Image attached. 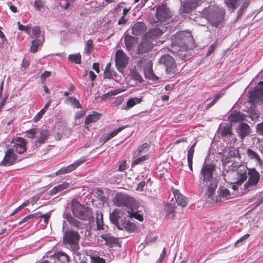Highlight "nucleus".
I'll list each match as a JSON object with an SVG mask.
<instances>
[{
  "mask_svg": "<svg viewBox=\"0 0 263 263\" xmlns=\"http://www.w3.org/2000/svg\"><path fill=\"white\" fill-rule=\"evenodd\" d=\"M215 170V165L213 163H204L202 166L199 175V182L201 184L206 183L208 188L205 192L208 199L213 198V195L218 186V180L213 176V172ZM217 201H220L218 198L215 199Z\"/></svg>",
  "mask_w": 263,
  "mask_h": 263,
  "instance_id": "obj_1",
  "label": "nucleus"
},
{
  "mask_svg": "<svg viewBox=\"0 0 263 263\" xmlns=\"http://www.w3.org/2000/svg\"><path fill=\"white\" fill-rule=\"evenodd\" d=\"M71 210L73 216L83 221H90L93 218L92 210L76 200L73 199L70 203Z\"/></svg>",
  "mask_w": 263,
  "mask_h": 263,
  "instance_id": "obj_2",
  "label": "nucleus"
},
{
  "mask_svg": "<svg viewBox=\"0 0 263 263\" xmlns=\"http://www.w3.org/2000/svg\"><path fill=\"white\" fill-rule=\"evenodd\" d=\"M80 235L77 232L68 230L64 232L63 242L67 249L75 253L80 249Z\"/></svg>",
  "mask_w": 263,
  "mask_h": 263,
  "instance_id": "obj_3",
  "label": "nucleus"
},
{
  "mask_svg": "<svg viewBox=\"0 0 263 263\" xmlns=\"http://www.w3.org/2000/svg\"><path fill=\"white\" fill-rule=\"evenodd\" d=\"M26 136L29 138H35V146L39 147L45 143L50 136V132L47 129L33 127L25 132Z\"/></svg>",
  "mask_w": 263,
  "mask_h": 263,
  "instance_id": "obj_4",
  "label": "nucleus"
},
{
  "mask_svg": "<svg viewBox=\"0 0 263 263\" xmlns=\"http://www.w3.org/2000/svg\"><path fill=\"white\" fill-rule=\"evenodd\" d=\"M179 46L194 47L193 37L191 32L180 31L175 34L172 47Z\"/></svg>",
  "mask_w": 263,
  "mask_h": 263,
  "instance_id": "obj_5",
  "label": "nucleus"
},
{
  "mask_svg": "<svg viewBox=\"0 0 263 263\" xmlns=\"http://www.w3.org/2000/svg\"><path fill=\"white\" fill-rule=\"evenodd\" d=\"M136 202L137 201L133 197L122 194H117L114 200V204L116 206H123L128 210L135 205Z\"/></svg>",
  "mask_w": 263,
  "mask_h": 263,
  "instance_id": "obj_6",
  "label": "nucleus"
},
{
  "mask_svg": "<svg viewBox=\"0 0 263 263\" xmlns=\"http://www.w3.org/2000/svg\"><path fill=\"white\" fill-rule=\"evenodd\" d=\"M245 116H228V120L230 121V125L226 126L221 125L219 128V133L222 137H231L233 134L232 132V126L233 122H237L238 121L244 120Z\"/></svg>",
  "mask_w": 263,
  "mask_h": 263,
  "instance_id": "obj_7",
  "label": "nucleus"
},
{
  "mask_svg": "<svg viewBox=\"0 0 263 263\" xmlns=\"http://www.w3.org/2000/svg\"><path fill=\"white\" fill-rule=\"evenodd\" d=\"M138 66L143 69L146 78L149 79H155L156 77L153 71V64L148 57H143L138 62Z\"/></svg>",
  "mask_w": 263,
  "mask_h": 263,
  "instance_id": "obj_8",
  "label": "nucleus"
},
{
  "mask_svg": "<svg viewBox=\"0 0 263 263\" xmlns=\"http://www.w3.org/2000/svg\"><path fill=\"white\" fill-rule=\"evenodd\" d=\"M22 159L24 158H19L14 153V151L12 148H9L5 152L3 160L0 162V165L2 166H11L20 161Z\"/></svg>",
  "mask_w": 263,
  "mask_h": 263,
  "instance_id": "obj_9",
  "label": "nucleus"
},
{
  "mask_svg": "<svg viewBox=\"0 0 263 263\" xmlns=\"http://www.w3.org/2000/svg\"><path fill=\"white\" fill-rule=\"evenodd\" d=\"M159 62L165 66L166 71L168 74H174L176 71V63L171 55L168 54L163 55L160 58Z\"/></svg>",
  "mask_w": 263,
  "mask_h": 263,
  "instance_id": "obj_10",
  "label": "nucleus"
},
{
  "mask_svg": "<svg viewBox=\"0 0 263 263\" xmlns=\"http://www.w3.org/2000/svg\"><path fill=\"white\" fill-rule=\"evenodd\" d=\"M129 62V58L122 50H118L115 55V63L116 67L119 71H121L127 66Z\"/></svg>",
  "mask_w": 263,
  "mask_h": 263,
  "instance_id": "obj_11",
  "label": "nucleus"
},
{
  "mask_svg": "<svg viewBox=\"0 0 263 263\" xmlns=\"http://www.w3.org/2000/svg\"><path fill=\"white\" fill-rule=\"evenodd\" d=\"M224 12L222 10L210 11L206 18L212 25L217 26L223 20Z\"/></svg>",
  "mask_w": 263,
  "mask_h": 263,
  "instance_id": "obj_12",
  "label": "nucleus"
},
{
  "mask_svg": "<svg viewBox=\"0 0 263 263\" xmlns=\"http://www.w3.org/2000/svg\"><path fill=\"white\" fill-rule=\"evenodd\" d=\"M115 226L119 230L124 229L129 232H134L138 229L135 223L130 222L128 218L126 217H121Z\"/></svg>",
  "mask_w": 263,
  "mask_h": 263,
  "instance_id": "obj_13",
  "label": "nucleus"
},
{
  "mask_svg": "<svg viewBox=\"0 0 263 263\" xmlns=\"http://www.w3.org/2000/svg\"><path fill=\"white\" fill-rule=\"evenodd\" d=\"M156 16L158 21L164 22L172 17V13L165 4H162L157 8Z\"/></svg>",
  "mask_w": 263,
  "mask_h": 263,
  "instance_id": "obj_14",
  "label": "nucleus"
},
{
  "mask_svg": "<svg viewBox=\"0 0 263 263\" xmlns=\"http://www.w3.org/2000/svg\"><path fill=\"white\" fill-rule=\"evenodd\" d=\"M139 202H137L135 205L127 210L128 216L130 218H135L140 221L143 220V208L138 206Z\"/></svg>",
  "mask_w": 263,
  "mask_h": 263,
  "instance_id": "obj_15",
  "label": "nucleus"
},
{
  "mask_svg": "<svg viewBox=\"0 0 263 263\" xmlns=\"http://www.w3.org/2000/svg\"><path fill=\"white\" fill-rule=\"evenodd\" d=\"M86 161V158L85 157H81L79 159L74 161L73 163L61 168L59 171L55 172L56 175L60 174H65L71 172L75 170L79 165L84 163Z\"/></svg>",
  "mask_w": 263,
  "mask_h": 263,
  "instance_id": "obj_16",
  "label": "nucleus"
},
{
  "mask_svg": "<svg viewBox=\"0 0 263 263\" xmlns=\"http://www.w3.org/2000/svg\"><path fill=\"white\" fill-rule=\"evenodd\" d=\"M217 194L218 196L215 197L214 194L213 195V198L214 199H216L218 198V200L220 201H217L216 200H212V199H208L209 201L212 202H221V199L226 200L231 198V193L229 190L226 188H224L223 187H219L217 191Z\"/></svg>",
  "mask_w": 263,
  "mask_h": 263,
  "instance_id": "obj_17",
  "label": "nucleus"
},
{
  "mask_svg": "<svg viewBox=\"0 0 263 263\" xmlns=\"http://www.w3.org/2000/svg\"><path fill=\"white\" fill-rule=\"evenodd\" d=\"M259 178V175L257 172L251 175L248 181L244 184V189L246 191L253 190L258 182Z\"/></svg>",
  "mask_w": 263,
  "mask_h": 263,
  "instance_id": "obj_18",
  "label": "nucleus"
},
{
  "mask_svg": "<svg viewBox=\"0 0 263 263\" xmlns=\"http://www.w3.org/2000/svg\"><path fill=\"white\" fill-rule=\"evenodd\" d=\"M236 132L240 139H243L251 133V128L246 123L242 122L238 124Z\"/></svg>",
  "mask_w": 263,
  "mask_h": 263,
  "instance_id": "obj_19",
  "label": "nucleus"
},
{
  "mask_svg": "<svg viewBox=\"0 0 263 263\" xmlns=\"http://www.w3.org/2000/svg\"><path fill=\"white\" fill-rule=\"evenodd\" d=\"M249 99V102L254 106L263 103V95L254 89L250 92Z\"/></svg>",
  "mask_w": 263,
  "mask_h": 263,
  "instance_id": "obj_20",
  "label": "nucleus"
},
{
  "mask_svg": "<svg viewBox=\"0 0 263 263\" xmlns=\"http://www.w3.org/2000/svg\"><path fill=\"white\" fill-rule=\"evenodd\" d=\"M153 47V43L151 40L145 38L138 47V52L142 54L148 51Z\"/></svg>",
  "mask_w": 263,
  "mask_h": 263,
  "instance_id": "obj_21",
  "label": "nucleus"
},
{
  "mask_svg": "<svg viewBox=\"0 0 263 263\" xmlns=\"http://www.w3.org/2000/svg\"><path fill=\"white\" fill-rule=\"evenodd\" d=\"M16 142L13 147L11 148L14 151V153L15 152L19 154L24 153L26 151L25 140L22 138L18 137Z\"/></svg>",
  "mask_w": 263,
  "mask_h": 263,
  "instance_id": "obj_22",
  "label": "nucleus"
},
{
  "mask_svg": "<svg viewBox=\"0 0 263 263\" xmlns=\"http://www.w3.org/2000/svg\"><path fill=\"white\" fill-rule=\"evenodd\" d=\"M146 30V26L143 22H137L132 27V33L134 35H139Z\"/></svg>",
  "mask_w": 263,
  "mask_h": 263,
  "instance_id": "obj_23",
  "label": "nucleus"
},
{
  "mask_svg": "<svg viewBox=\"0 0 263 263\" xmlns=\"http://www.w3.org/2000/svg\"><path fill=\"white\" fill-rule=\"evenodd\" d=\"M124 41L127 50L130 51L138 43V38L131 35H126L125 36Z\"/></svg>",
  "mask_w": 263,
  "mask_h": 263,
  "instance_id": "obj_24",
  "label": "nucleus"
},
{
  "mask_svg": "<svg viewBox=\"0 0 263 263\" xmlns=\"http://www.w3.org/2000/svg\"><path fill=\"white\" fill-rule=\"evenodd\" d=\"M163 33L162 31L158 28H154L151 29L145 34L144 37L152 40L158 38Z\"/></svg>",
  "mask_w": 263,
  "mask_h": 263,
  "instance_id": "obj_25",
  "label": "nucleus"
},
{
  "mask_svg": "<svg viewBox=\"0 0 263 263\" xmlns=\"http://www.w3.org/2000/svg\"><path fill=\"white\" fill-rule=\"evenodd\" d=\"M173 193L177 204L182 207L186 206L187 204L186 197L181 194L178 190H173Z\"/></svg>",
  "mask_w": 263,
  "mask_h": 263,
  "instance_id": "obj_26",
  "label": "nucleus"
},
{
  "mask_svg": "<svg viewBox=\"0 0 263 263\" xmlns=\"http://www.w3.org/2000/svg\"><path fill=\"white\" fill-rule=\"evenodd\" d=\"M191 47L179 46L174 48L177 50L176 53L182 60H187L189 58V49L192 48Z\"/></svg>",
  "mask_w": 263,
  "mask_h": 263,
  "instance_id": "obj_27",
  "label": "nucleus"
},
{
  "mask_svg": "<svg viewBox=\"0 0 263 263\" xmlns=\"http://www.w3.org/2000/svg\"><path fill=\"white\" fill-rule=\"evenodd\" d=\"M149 148V144L147 143H144L138 146L132 154L133 158H136L142 155L144 153H146Z\"/></svg>",
  "mask_w": 263,
  "mask_h": 263,
  "instance_id": "obj_28",
  "label": "nucleus"
},
{
  "mask_svg": "<svg viewBox=\"0 0 263 263\" xmlns=\"http://www.w3.org/2000/svg\"><path fill=\"white\" fill-rule=\"evenodd\" d=\"M232 158H238L239 159H240V154L238 150L236 149L230 150L228 154L227 158L225 159L223 158L222 159L223 165H226L231 162H232V160H231Z\"/></svg>",
  "mask_w": 263,
  "mask_h": 263,
  "instance_id": "obj_29",
  "label": "nucleus"
},
{
  "mask_svg": "<svg viewBox=\"0 0 263 263\" xmlns=\"http://www.w3.org/2000/svg\"><path fill=\"white\" fill-rule=\"evenodd\" d=\"M102 237L105 241L106 245L109 247H116L118 245V238L109 234H104L102 236Z\"/></svg>",
  "mask_w": 263,
  "mask_h": 263,
  "instance_id": "obj_30",
  "label": "nucleus"
},
{
  "mask_svg": "<svg viewBox=\"0 0 263 263\" xmlns=\"http://www.w3.org/2000/svg\"><path fill=\"white\" fill-rule=\"evenodd\" d=\"M63 217L64 219H66L69 224L74 227L79 228L81 227V223L77 219L72 217L70 214L64 212Z\"/></svg>",
  "mask_w": 263,
  "mask_h": 263,
  "instance_id": "obj_31",
  "label": "nucleus"
},
{
  "mask_svg": "<svg viewBox=\"0 0 263 263\" xmlns=\"http://www.w3.org/2000/svg\"><path fill=\"white\" fill-rule=\"evenodd\" d=\"M122 212L119 209H115L109 214V219L111 222L115 225L120 220L121 217Z\"/></svg>",
  "mask_w": 263,
  "mask_h": 263,
  "instance_id": "obj_32",
  "label": "nucleus"
},
{
  "mask_svg": "<svg viewBox=\"0 0 263 263\" xmlns=\"http://www.w3.org/2000/svg\"><path fill=\"white\" fill-rule=\"evenodd\" d=\"M44 41V39L42 40L39 39H35L31 42V46L30 48V51L31 53H35L38 50V47L41 46Z\"/></svg>",
  "mask_w": 263,
  "mask_h": 263,
  "instance_id": "obj_33",
  "label": "nucleus"
},
{
  "mask_svg": "<svg viewBox=\"0 0 263 263\" xmlns=\"http://www.w3.org/2000/svg\"><path fill=\"white\" fill-rule=\"evenodd\" d=\"M69 186V184L66 182H64L62 184H59L58 185L53 187L50 191V194L51 195H55L58 192L63 191V190L67 189Z\"/></svg>",
  "mask_w": 263,
  "mask_h": 263,
  "instance_id": "obj_34",
  "label": "nucleus"
},
{
  "mask_svg": "<svg viewBox=\"0 0 263 263\" xmlns=\"http://www.w3.org/2000/svg\"><path fill=\"white\" fill-rule=\"evenodd\" d=\"M55 256L56 258L63 263H68L69 261V257L64 252L58 251L55 253Z\"/></svg>",
  "mask_w": 263,
  "mask_h": 263,
  "instance_id": "obj_35",
  "label": "nucleus"
},
{
  "mask_svg": "<svg viewBox=\"0 0 263 263\" xmlns=\"http://www.w3.org/2000/svg\"><path fill=\"white\" fill-rule=\"evenodd\" d=\"M236 171L238 175L240 176V180H244L247 178V168L244 165L241 164L238 169L236 170Z\"/></svg>",
  "mask_w": 263,
  "mask_h": 263,
  "instance_id": "obj_36",
  "label": "nucleus"
},
{
  "mask_svg": "<svg viewBox=\"0 0 263 263\" xmlns=\"http://www.w3.org/2000/svg\"><path fill=\"white\" fill-rule=\"evenodd\" d=\"M148 158L149 157L147 155L140 156L136 158H133L134 160L132 162V166L134 167L135 165L142 164L144 161L148 160Z\"/></svg>",
  "mask_w": 263,
  "mask_h": 263,
  "instance_id": "obj_37",
  "label": "nucleus"
},
{
  "mask_svg": "<svg viewBox=\"0 0 263 263\" xmlns=\"http://www.w3.org/2000/svg\"><path fill=\"white\" fill-rule=\"evenodd\" d=\"M129 75L132 79L139 82H141L143 80L141 75L135 68L130 69Z\"/></svg>",
  "mask_w": 263,
  "mask_h": 263,
  "instance_id": "obj_38",
  "label": "nucleus"
},
{
  "mask_svg": "<svg viewBox=\"0 0 263 263\" xmlns=\"http://www.w3.org/2000/svg\"><path fill=\"white\" fill-rule=\"evenodd\" d=\"M142 101V98H132L129 99L126 103L127 106L128 108H131L137 104L140 103Z\"/></svg>",
  "mask_w": 263,
  "mask_h": 263,
  "instance_id": "obj_39",
  "label": "nucleus"
},
{
  "mask_svg": "<svg viewBox=\"0 0 263 263\" xmlns=\"http://www.w3.org/2000/svg\"><path fill=\"white\" fill-rule=\"evenodd\" d=\"M176 206L172 203H168L166 205L165 210L168 216L173 218L175 217Z\"/></svg>",
  "mask_w": 263,
  "mask_h": 263,
  "instance_id": "obj_40",
  "label": "nucleus"
},
{
  "mask_svg": "<svg viewBox=\"0 0 263 263\" xmlns=\"http://www.w3.org/2000/svg\"><path fill=\"white\" fill-rule=\"evenodd\" d=\"M93 42L92 40L89 39L87 41L85 47V51L87 55H89L93 50Z\"/></svg>",
  "mask_w": 263,
  "mask_h": 263,
  "instance_id": "obj_41",
  "label": "nucleus"
},
{
  "mask_svg": "<svg viewBox=\"0 0 263 263\" xmlns=\"http://www.w3.org/2000/svg\"><path fill=\"white\" fill-rule=\"evenodd\" d=\"M111 63L107 64L104 72V77L107 79H111L113 76L112 70H111Z\"/></svg>",
  "mask_w": 263,
  "mask_h": 263,
  "instance_id": "obj_42",
  "label": "nucleus"
},
{
  "mask_svg": "<svg viewBox=\"0 0 263 263\" xmlns=\"http://www.w3.org/2000/svg\"><path fill=\"white\" fill-rule=\"evenodd\" d=\"M68 59L69 61L76 64H80L81 63V55L80 54H70L68 57Z\"/></svg>",
  "mask_w": 263,
  "mask_h": 263,
  "instance_id": "obj_43",
  "label": "nucleus"
},
{
  "mask_svg": "<svg viewBox=\"0 0 263 263\" xmlns=\"http://www.w3.org/2000/svg\"><path fill=\"white\" fill-rule=\"evenodd\" d=\"M17 25L18 29L21 31H25L27 34L30 35L31 33V25L30 24H28L26 26H24L21 24L20 22H17Z\"/></svg>",
  "mask_w": 263,
  "mask_h": 263,
  "instance_id": "obj_44",
  "label": "nucleus"
},
{
  "mask_svg": "<svg viewBox=\"0 0 263 263\" xmlns=\"http://www.w3.org/2000/svg\"><path fill=\"white\" fill-rule=\"evenodd\" d=\"M67 100L69 101L74 108H81V105L79 102V101L74 97H69Z\"/></svg>",
  "mask_w": 263,
  "mask_h": 263,
  "instance_id": "obj_45",
  "label": "nucleus"
},
{
  "mask_svg": "<svg viewBox=\"0 0 263 263\" xmlns=\"http://www.w3.org/2000/svg\"><path fill=\"white\" fill-rule=\"evenodd\" d=\"M239 0H225V3L228 7L233 10L236 9Z\"/></svg>",
  "mask_w": 263,
  "mask_h": 263,
  "instance_id": "obj_46",
  "label": "nucleus"
},
{
  "mask_svg": "<svg viewBox=\"0 0 263 263\" xmlns=\"http://www.w3.org/2000/svg\"><path fill=\"white\" fill-rule=\"evenodd\" d=\"M247 154L250 158L254 159L256 160L259 161L260 160L259 156L254 151L251 149H248Z\"/></svg>",
  "mask_w": 263,
  "mask_h": 263,
  "instance_id": "obj_47",
  "label": "nucleus"
},
{
  "mask_svg": "<svg viewBox=\"0 0 263 263\" xmlns=\"http://www.w3.org/2000/svg\"><path fill=\"white\" fill-rule=\"evenodd\" d=\"M222 95L221 93L218 94L210 103L207 104L205 106V109H209L210 108L212 107L217 103V101L222 97Z\"/></svg>",
  "mask_w": 263,
  "mask_h": 263,
  "instance_id": "obj_48",
  "label": "nucleus"
},
{
  "mask_svg": "<svg viewBox=\"0 0 263 263\" xmlns=\"http://www.w3.org/2000/svg\"><path fill=\"white\" fill-rule=\"evenodd\" d=\"M250 236V235L249 234H247L241 237H240L238 240H237L235 243V246L236 247H239L241 246L243 242L246 240Z\"/></svg>",
  "mask_w": 263,
  "mask_h": 263,
  "instance_id": "obj_49",
  "label": "nucleus"
},
{
  "mask_svg": "<svg viewBox=\"0 0 263 263\" xmlns=\"http://www.w3.org/2000/svg\"><path fill=\"white\" fill-rule=\"evenodd\" d=\"M197 144V142H195L189 148L187 152V159H193L195 151V147Z\"/></svg>",
  "mask_w": 263,
  "mask_h": 263,
  "instance_id": "obj_50",
  "label": "nucleus"
},
{
  "mask_svg": "<svg viewBox=\"0 0 263 263\" xmlns=\"http://www.w3.org/2000/svg\"><path fill=\"white\" fill-rule=\"evenodd\" d=\"M41 32V29L39 26H34L32 29V37H35L36 39H38V37L40 36ZM30 36L32 37L31 35H30Z\"/></svg>",
  "mask_w": 263,
  "mask_h": 263,
  "instance_id": "obj_51",
  "label": "nucleus"
},
{
  "mask_svg": "<svg viewBox=\"0 0 263 263\" xmlns=\"http://www.w3.org/2000/svg\"><path fill=\"white\" fill-rule=\"evenodd\" d=\"M99 119V116H86L85 120V124H89L95 122Z\"/></svg>",
  "mask_w": 263,
  "mask_h": 263,
  "instance_id": "obj_52",
  "label": "nucleus"
},
{
  "mask_svg": "<svg viewBox=\"0 0 263 263\" xmlns=\"http://www.w3.org/2000/svg\"><path fill=\"white\" fill-rule=\"evenodd\" d=\"M193 6L192 2H188L185 3L183 5V10L185 13H189L191 12Z\"/></svg>",
  "mask_w": 263,
  "mask_h": 263,
  "instance_id": "obj_53",
  "label": "nucleus"
},
{
  "mask_svg": "<svg viewBox=\"0 0 263 263\" xmlns=\"http://www.w3.org/2000/svg\"><path fill=\"white\" fill-rule=\"evenodd\" d=\"M39 213H40L39 212L37 213V217H40V218H44L45 224H47L48 223L49 219V218L50 217V212H48L47 213H45L44 214L39 215Z\"/></svg>",
  "mask_w": 263,
  "mask_h": 263,
  "instance_id": "obj_54",
  "label": "nucleus"
},
{
  "mask_svg": "<svg viewBox=\"0 0 263 263\" xmlns=\"http://www.w3.org/2000/svg\"><path fill=\"white\" fill-rule=\"evenodd\" d=\"M232 163L230 165L229 169L232 171H236L238 169L239 166L240 165L241 163L236 161H232Z\"/></svg>",
  "mask_w": 263,
  "mask_h": 263,
  "instance_id": "obj_55",
  "label": "nucleus"
},
{
  "mask_svg": "<svg viewBox=\"0 0 263 263\" xmlns=\"http://www.w3.org/2000/svg\"><path fill=\"white\" fill-rule=\"evenodd\" d=\"M28 204V202L26 201L22 203L21 205L17 207L14 211H13L10 215V216H12L16 214L17 212L20 211L23 208L26 206Z\"/></svg>",
  "mask_w": 263,
  "mask_h": 263,
  "instance_id": "obj_56",
  "label": "nucleus"
},
{
  "mask_svg": "<svg viewBox=\"0 0 263 263\" xmlns=\"http://www.w3.org/2000/svg\"><path fill=\"white\" fill-rule=\"evenodd\" d=\"M123 91H124V89H122L121 88L116 89L114 90H111V91L105 93L104 95H105L106 96L110 97V96L117 95L118 93L123 92Z\"/></svg>",
  "mask_w": 263,
  "mask_h": 263,
  "instance_id": "obj_57",
  "label": "nucleus"
},
{
  "mask_svg": "<svg viewBox=\"0 0 263 263\" xmlns=\"http://www.w3.org/2000/svg\"><path fill=\"white\" fill-rule=\"evenodd\" d=\"M157 238V236H147L145 238V241L146 245H149L150 243L155 242Z\"/></svg>",
  "mask_w": 263,
  "mask_h": 263,
  "instance_id": "obj_58",
  "label": "nucleus"
},
{
  "mask_svg": "<svg viewBox=\"0 0 263 263\" xmlns=\"http://www.w3.org/2000/svg\"><path fill=\"white\" fill-rule=\"evenodd\" d=\"M37 213H34L32 214H30L24 217L21 221L18 222V224L20 225L22 223L27 221L28 219L32 218H37Z\"/></svg>",
  "mask_w": 263,
  "mask_h": 263,
  "instance_id": "obj_59",
  "label": "nucleus"
},
{
  "mask_svg": "<svg viewBox=\"0 0 263 263\" xmlns=\"http://www.w3.org/2000/svg\"><path fill=\"white\" fill-rule=\"evenodd\" d=\"M92 263H106L105 260L100 257H93L91 259Z\"/></svg>",
  "mask_w": 263,
  "mask_h": 263,
  "instance_id": "obj_60",
  "label": "nucleus"
},
{
  "mask_svg": "<svg viewBox=\"0 0 263 263\" xmlns=\"http://www.w3.org/2000/svg\"><path fill=\"white\" fill-rule=\"evenodd\" d=\"M254 90L263 95V81L260 82Z\"/></svg>",
  "mask_w": 263,
  "mask_h": 263,
  "instance_id": "obj_61",
  "label": "nucleus"
},
{
  "mask_svg": "<svg viewBox=\"0 0 263 263\" xmlns=\"http://www.w3.org/2000/svg\"><path fill=\"white\" fill-rule=\"evenodd\" d=\"M110 139L107 133L103 135L100 138V140L103 143H105Z\"/></svg>",
  "mask_w": 263,
  "mask_h": 263,
  "instance_id": "obj_62",
  "label": "nucleus"
},
{
  "mask_svg": "<svg viewBox=\"0 0 263 263\" xmlns=\"http://www.w3.org/2000/svg\"><path fill=\"white\" fill-rule=\"evenodd\" d=\"M263 202V196L259 199L257 201L252 204V209H255L260 205Z\"/></svg>",
  "mask_w": 263,
  "mask_h": 263,
  "instance_id": "obj_63",
  "label": "nucleus"
},
{
  "mask_svg": "<svg viewBox=\"0 0 263 263\" xmlns=\"http://www.w3.org/2000/svg\"><path fill=\"white\" fill-rule=\"evenodd\" d=\"M257 130L260 135H263V121L257 125Z\"/></svg>",
  "mask_w": 263,
  "mask_h": 263,
  "instance_id": "obj_64",
  "label": "nucleus"
}]
</instances>
